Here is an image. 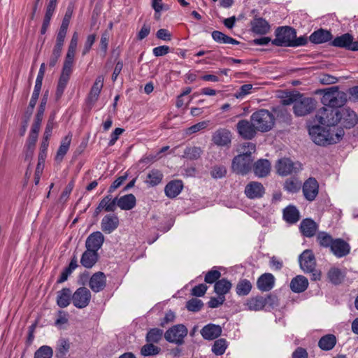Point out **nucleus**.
<instances>
[{"label": "nucleus", "mask_w": 358, "mask_h": 358, "mask_svg": "<svg viewBox=\"0 0 358 358\" xmlns=\"http://www.w3.org/2000/svg\"><path fill=\"white\" fill-rule=\"evenodd\" d=\"M309 135L313 141L319 145H328L339 142L344 136L343 129H326L320 125L309 127Z\"/></svg>", "instance_id": "nucleus-1"}, {"label": "nucleus", "mask_w": 358, "mask_h": 358, "mask_svg": "<svg viewBox=\"0 0 358 358\" xmlns=\"http://www.w3.org/2000/svg\"><path fill=\"white\" fill-rule=\"evenodd\" d=\"M241 149L242 153L235 156L232 160L231 169L236 174L245 176L252 170V153L255 152L256 146L254 143L248 142L243 144Z\"/></svg>", "instance_id": "nucleus-2"}, {"label": "nucleus", "mask_w": 358, "mask_h": 358, "mask_svg": "<svg viewBox=\"0 0 358 358\" xmlns=\"http://www.w3.org/2000/svg\"><path fill=\"white\" fill-rule=\"evenodd\" d=\"M301 268L303 272L311 274V280L317 281L321 278L320 271L315 268L316 261L315 255L310 250H304L299 257Z\"/></svg>", "instance_id": "nucleus-3"}, {"label": "nucleus", "mask_w": 358, "mask_h": 358, "mask_svg": "<svg viewBox=\"0 0 358 358\" xmlns=\"http://www.w3.org/2000/svg\"><path fill=\"white\" fill-rule=\"evenodd\" d=\"M250 120L255 124L257 131L266 132L273 127L275 118L268 110L261 109L252 114Z\"/></svg>", "instance_id": "nucleus-4"}, {"label": "nucleus", "mask_w": 358, "mask_h": 358, "mask_svg": "<svg viewBox=\"0 0 358 358\" xmlns=\"http://www.w3.org/2000/svg\"><path fill=\"white\" fill-rule=\"evenodd\" d=\"M345 96L343 92L338 91V87H331L325 90L322 102L326 107L338 108L345 103Z\"/></svg>", "instance_id": "nucleus-5"}, {"label": "nucleus", "mask_w": 358, "mask_h": 358, "mask_svg": "<svg viewBox=\"0 0 358 358\" xmlns=\"http://www.w3.org/2000/svg\"><path fill=\"white\" fill-rule=\"evenodd\" d=\"M275 38L272 44L280 47H292V40L296 37L295 29L289 27H280L275 29Z\"/></svg>", "instance_id": "nucleus-6"}, {"label": "nucleus", "mask_w": 358, "mask_h": 358, "mask_svg": "<svg viewBox=\"0 0 358 358\" xmlns=\"http://www.w3.org/2000/svg\"><path fill=\"white\" fill-rule=\"evenodd\" d=\"M315 120L329 128L334 127L338 122V108L322 107L317 112Z\"/></svg>", "instance_id": "nucleus-7"}, {"label": "nucleus", "mask_w": 358, "mask_h": 358, "mask_svg": "<svg viewBox=\"0 0 358 358\" xmlns=\"http://www.w3.org/2000/svg\"><path fill=\"white\" fill-rule=\"evenodd\" d=\"M316 103L315 99L298 94V97L293 106L294 113L298 117L307 115L316 108Z\"/></svg>", "instance_id": "nucleus-8"}, {"label": "nucleus", "mask_w": 358, "mask_h": 358, "mask_svg": "<svg viewBox=\"0 0 358 358\" xmlns=\"http://www.w3.org/2000/svg\"><path fill=\"white\" fill-rule=\"evenodd\" d=\"M300 164L293 162L289 158H282L278 160L275 164L277 173L280 176H286L299 171Z\"/></svg>", "instance_id": "nucleus-9"}, {"label": "nucleus", "mask_w": 358, "mask_h": 358, "mask_svg": "<svg viewBox=\"0 0 358 358\" xmlns=\"http://www.w3.org/2000/svg\"><path fill=\"white\" fill-rule=\"evenodd\" d=\"M331 45L334 47L345 48L346 50L352 51L358 50V41L354 42L352 35L349 33L336 37L331 41Z\"/></svg>", "instance_id": "nucleus-10"}, {"label": "nucleus", "mask_w": 358, "mask_h": 358, "mask_svg": "<svg viewBox=\"0 0 358 358\" xmlns=\"http://www.w3.org/2000/svg\"><path fill=\"white\" fill-rule=\"evenodd\" d=\"M91 299L90 290L85 287H79L73 293L71 300L74 306L78 308H83L88 306Z\"/></svg>", "instance_id": "nucleus-11"}, {"label": "nucleus", "mask_w": 358, "mask_h": 358, "mask_svg": "<svg viewBox=\"0 0 358 358\" xmlns=\"http://www.w3.org/2000/svg\"><path fill=\"white\" fill-rule=\"evenodd\" d=\"M238 134L245 140H251L256 135L257 129L255 124L248 120H241L236 124Z\"/></svg>", "instance_id": "nucleus-12"}, {"label": "nucleus", "mask_w": 358, "mask_h": 358, "mask_svg": "<svg viewBox=\"0 0 358 358\" xmlns=\"http://www.w3.org/2000/svg\"><path fill=\"white\" fill-rule=\"evenodd\" d=\"M162 337H146L147 343L141 348V355L143 357H153L162 352L160 347L156 345Z\"/></svg>", "instance_id": "nucleus-13"}, {"label": "nucleus", "mask_w": 358, "mask_h": 358, "mask_svg": "<svg viewBox=\"0 0 358 358\" xmlns=\"http://www.w3.org/2000/svg\"><path fill=\"white\" fill-rule=\"evenodd\" d=\"M302 191L307 201H314L319 193V184L317 180L312 177L307 179L303 185Z\"/></svg>", "instance_id": "nucleus-14"}, {"label": "nucleus", "mask_w": 358, "mask_h": 358, "mask_svg": "<svg viewBox=\"0 0 358 358\" xmlns=\"http://www.w3.org/2000/svg\"><path fill=\"white\" fill-rule=\"evenodd\" d=\"M231 133L224 128L217 129L212 135L213 143L220 147H229L231 143Z\"/></svg>", "instance_id": "nucleus-15"}, {"label": "nucleus", "mask_w": 358, "mask_h": 358, "mask_svg": "<svg viewBox=\"0 0 358 358\" xmlns=\"http://www.w3.org/2000/svg\"><path fill=\"white\" fill-rule=\"evenodd\" d=\"M338 122L345 128L353 127L357 122V115L350 108L338 109Z\"/></svg>", "instance_id": "nucleus-16"}, {"label": "nucleus", "mask_w": 358, "mask_h": 358, "mask_svg": "<svg viewBox=\"0 0 358 358\" xmlns=\"http://www.w3.org/2000/svg\"><path fill=\"white\" fill-rule=\"evenodd\" d=\"M250 30L255 34L264 35L270 30L269 23L263 17L255 16L250 21Z\"/></svg>", "instance_id": "nucleus-17"}, {"label": "nucleus", "mask_w": 358, "mask_h": 358, "mask_svg": "<svg viewBox=\"0 0 358 358\" xmlns=\"http://www.w3.org/2000/svg\"><path fill=\"white\" fill-rule=\"evenodd\" d=\"M265 189L261 182L252 181L245 187V194L249 199H259L264 196Z\"/></svg>", "instance_id": "nucleus-18"}, {"label": "nucleus", "mask_w": 358, "mask_h": 358, "mask_svg": "<svg viewBox=\"0 0 358 358\" xmlns=\"http://www.w3.org/2000/svg\"><path fill=\"white\" fill-rule=\"evenodd\" d=\"M330 250L336 257L341 258L350 253V246L344 240L336 238L334 241Z\"/></svg>", "instance_id": "nucleus-19"}, {"label": "nucleus", "mask_w": 358, "mask_h": 358, "mask_svg": "<svg viewBox=\"0 0 358 358\" xmlns=\"http://www.w3.org/2000/svg\"><path fill=\"white\" fill-rule=\"evenodd\" d=\"M104 241V236L100 231L92 233L87 238L85 242L87 249L98 252L101 248Z\"/></svg>", "instance_id": "nucleus-20"}, {"label": "nucleus", "mask_w": 358, "mask_h": 358, "mask_svg": "<svg viewBox=\"0 0 358 358\" xmlns=\"http://www.w3.org/2000/svg\"><path fill=\"white\" fill-rule=\"evenodd\" d=\"M103 76H99L95 80L87 97L88 103L92 106L98 100L103 86Z\"/></svg>", "instance_id": "nucleus-21"}, {"label": "nucleus", "mask_w": 358, "mask_h": 358, "mask_svg": "<svg viewBox=\"0 0 358 358\" xmlns=\"http://www.w3.org/2000/svg\"><path fill=\"white\" fill-rule=\"evenodd\" d=\"M89 285L94 292H99L106 285V277L103 272L99 271L94 273L90 279Z\"/></svg>", "instance_id": "nucleus-22"}, {"label": "nucleus", "mask_w": 358, "mask_h": 358, "mask_svg": "<svg viewBox=\"0 0 358 358\" xmlns=\"http://www.w3.org/2000/svg\"><path fill=\"white\" fill-rule=\"evenodd\" d=\"M119 225V218L117 215L108 214L104 216L101 222V229L106 234H110Z\"/></svg>", "instance_id": "nucleus-23"}, {"label": "nucleus", "mask_w": 358, "mask_h": 358, "mask_svg": "<svg viewBox=\"0 0 358 358\" xmlns=\"http://www.w3.org/2000/svg\"><path fill=\"white\" fill-rule=\"evenodd\" d=\"M332 39V34L331 31L319 29L313 31L309 36V40L314 44H321L330 41Z\"/></svg>", "instance_id": "nucleus-24"}, {"label": "nucleus", "mask_w": 358, "mask_h": 358, "mask_svg": "<svg viewBox=\"0 0 358 358\" xmlns=\"http://www.w3.org/2000/svg\"><path fill=\"white\" fill-rule=\"evenodd\" d=\"M252 168L256 176L259 178L266 177L270 173L271 163L267 159H261L254 163Z\"/></svg>", "instance_id": "nucleus-25"}, {"label": "nucleus", "mask_w": 358, "mask_h": 358, "mask_svg": "<svg viewBox=\"0 0 358 358\" xmlns=\"http://www.w3.org/2000/svg\"><path fill=\"white\" fill-rule=\"evenodd\" d=\"M116 204L120 209L129 210L133 209L136 204V199L134 194H129L120 197H115Z\"/></svg>", "instance_id": "nucleus-26"}, {"label": "nucleus", "mask_w": 358, "mask_h": 358, "mask_svg": "<svg viewBox=\"0 0 358 358\" xmlns=\"http://www.w3.org/2000/svg\"><path fill=\"white\" fill-rule=\"evenodd\" d=\"M289 287L293 292L301 293L308 288V280L305 276L299 275L292 279Z\"/></svg>", "instance_id": "nucleus-27"}, {"label": "nucleus", "mask_w": 358, "mask_h": 358, "mask_svg": "<svg viewBox=\"0 0 358 358\" xmlns=\"http://www.w3.org/2000/svg\"><path fill=\"white\" fill-rule=\"evenodd\" d=\"M274 283V276L271 273H264L258 278L257 285L259 290L268 292L272 289Z\"/></svg>", "instance_id": "nucleus-28"}, {"label": "nucleus", "mask_w": 358, "mask_h": 358, "mask_svg": "<svg viewBox=\"0 0 358 358\" xmlns=\"http://www.w3.org/2000/svg\"><path fill=\"white\" fill-rule=\"evenodd\" d=\"M317 227V223L309 218L304 219L300 224V229L303 235L309 238L315 235Z\"/></svg>", "instance_id": "nucleus-29"}, {"label": "nucleus", "mask_w": 358, "mask_h": 358, "mask_svg": "<svg viewBox=\"0 0 358 358\" xmlns=\"http://www.w3.org/2000/svg\"><path fill=\"white\" fill-rule=\"evenodd\" d=\"M71 73L72 72L62 70L60 76L58 80L57 90L55 92V96L57 99H60L63 95L64 92L70 80Z\"/></svg>", "instance_id": "nucleus-30"}, {"label": "nucleus", "mask_w": 358, "mask_h": 358, "mask_svg": "<svg viewBox=\"0 0 358 358\" xmlns=\"http://www.w3.org/2000/svg\"><path fill=\"white\" fill-rule=\"evenodd\" d=\"M98 259L97 252L87 249L82 255L80 263L84 267L91 268L96 263Z\"/></svg>", "instance_id": "nucleus-31"}, {"label": "nucleus", "mask_w": 358, "mask_h": 358, "mask_svg": "<svg viewBox=\"0 0 358 358\" xmlns=\"http://www.w3.org/2000/svg\"><path fill=\"white\" fill-rule=\"evenodd\" d=\"M57 0H50L47 8L46 12L44 16L43 24L41 29V34H45L47 31L48 27L50 26L51 17L54 13L55 9L57 6Z\"/></svg>", "instance_id": "nucleus-32"}, {"label": "nucleus", "mask_w": 358, "mask_h": 358, "mask_svg": "<svg viewBox=\"0 0 358 358\" xmlns=\"http://www.w3.org/2000/svg\"><path fill=\"white\" fill-rule=\"evenodd\" d=\"M72 140V134L69 133L65 137H64L61 141L60 145L57 150V155L55 156V161L61 162L66 154L67 153L71 142Z\"/></svg>", "instance_id": "nucleus-33"}, {"label": "nucleus", "mask_w": 358, "mask_h": 358, "mask_svg": "<svg viewBox=\"0 0 358 358\" xmlns=\"http://www.w3.org/2000/svg\"><path fill=\"white\" fill-rule=\"evenodd\" d=\"M182 182L179 180L169 182L164 188L166 195L169 198L176 197L182 191Z\"/></svg>", "instance_id": "nucleus-34"}, {"label": "nucleus", "mask_w": 358, "mask_h": 358, "mask_svg": "<svg viewBox=\"0 0 358 358\" xmlns=\"http://www.w3.org/2000/svg\"><path fill=\"white\" fill-rule=\"evenodd\" d=\"M71 348V343L68 338H59L55 347L56 357L57 358H65Z\"/></svg>", "instance_id": "nucleus-35"}, {"label": "nucleus", "mask_w": 358, "mask_h": 358, "mask_svg": "<svg viewBox=\"0 0 358 358\" xmlns=\"http://www.w3.org/2000/svg\"><path fill=\"white\" fill-rule=\"evenodd\" d=\"M263 296H257L248 299L244 303L245 309L252 311H259L264 308Z\"/></svg>", "instance_id": "nucleus-36"}, {"label": "nucleus", "mask_w": 358, "mask_h": 358, "mask_svg": "<svg viewBox=\"0 0 358 358\" xmlns=\"http://www.w3.org/2000/svg\"><path fill=\"white\" fill-rule=\"evenodd\" d=\"M283 217L289 223H296L300 218L299 211L295 206H288L283 210Z\"/></svg>", "instance_id": "nucleus-37"}, {"label": "nucleus", "mask_w": 358, "mask_h": 358, "mask_svg": "<svg viewBox=\"0 0 358 358\" xmlns=\"http://www.w3.org/2000/svg\"><path fill=\"white\" fill-rule=\"evenodd\" d=\"M71 291L69 288H63L57 292V303L61 308H65L70 303Z\"/></svg>", "instance_id": "nucleus-38"}, {"label": "nucleus", "mask_w": 358, "mask_h": 358, "mask_svg": "<svg viewBox=\"0 0 358 358\" xmlns=\"http://www.w3.org/2000/svg\"><path fill=\"white\" fill-rule=\"evenodd\" d=\"M232 284L226 278H222L217 280L214 285V291L217 295L224 296L228 292H229Z\"/></svg>", "instance_id": "nucleus-39"}, {"label": "nucleus", "mask_w": 358, "mask_h": 358, "mask_svg": "<svg viewBox=\"0 0 358 358\" xmlns=\"http://www.w3.org/2000/svg\"><path fill=\"white\" fill-rule=\"evenodd\" d=\"M212 38L215 41L219 43L232 45H238L240 43L239 41L219 31H213L212 32Z\"/></svg>", "instance_id": "nucleus-40"}, {"label": "nucleus", "mask_w": 358, "mask_h": 358, "mask_svg": "<svg viewBox=\"0 0 358 358\" xmlns=\"http://www.w3.org/2000/svg\"><path fill=\"white\" fill-rule=\"evenodd\" d=\"M327 277L331 283L334 285H339L343 282L345 274L340 268L333 267L329 270Z\"/></svg>", "instance_id": "nucleus-41"}, {"label": "nucleus", "mask_w": 358, "mask_h": 358, "mask_svg": "<svg viewBox=\"0 0 358 358\" xmlns=\"http://www.w3.org/2000/svg\"><path fill=\"white\" fill-rule=\"evenodd\" d=\"M163 178L162 173L157 169H152L149 171L145 182L151 187L159 185Z\"/></svg>", "instance_id": "nucleus-42"}, {"label": "nucleus", "mask_w": 358, "mask_h": 358, "mask_svg": "<svg viewBox=\"0 0 358 358\" xmlns=\"http://www.w3.org/2000/svg\"><path fill=\"white\" fill-rule=\"evenodd\" d=\"M251 289L252 283L247 279H241L236 287V292L238 296H246Z\"/></svg>", "instance_id": "nucleus-43"}, {"label": "nucleus", "mask_w": 358, "mask_h": 358, "mask_svg": "<svg viewBox=\"0 0 358 358\" xmlns=\"http://www.w3.org/2000/svg\"><path fill=\"white\" fill-rule=\"evenodd\" d=\"M99 208H102L106 212H114L116 209V199H112L110 195L103 197L99 202Z\"/></svg>", "instance_id": "nucleus-44"}, {"label": "nucleus", "mask_w": 358, "mask_h": 358, "mask_svg": "<svg viewBox=\"0 0 358 358\" xmlns=\"http://www.w3.org/2000/svg\"><path fill=\"white\" fill-rule=\"evenodd\" d=\"M222 332V327L215 324H208L204 326L200 333L201 336H221Z\"/></svg>", "instance_id": "nucleus-45"}, {"label": "nucleus", "mask_w": 358, "mask_h": 358, "mask_svg": "<svg viewBox=\"0 0 358 358\" xmlns=\"http://www.w3.org/2000/svg\"><path fill=\"white\" fill-rule=\"evenodd\" d=\"M332 236L325 231H320L317 235V241L320 246L331 248L334 241Z\"/></svg>", "instance_id": "nucleus-46"}, {"label": "nucleus", "mask_w": 358, "mask_h": 358, "mask_svg": "<svg viewBox=\"0 0 358 358\" xmlns=\"http://www.w3.org/2000/svg\"><path fill=\"white\" fill-rule=\"evenodd\" d=\"M228 347V343L224 338H220L216 340L213 346H212V352L215 355H222L225 351L226 349Z\"/></svg>", "instance_id": "nucleus-47"}, {"label": "nucleus", "mask_w": 358, "mask_h": 358, "mask_svg": "<svg viewBox=\"0 0 358 358\" xmlns=\"http://www.w3.org/2000/svg\"><path fill=\"white\" fill-rule=\"evenodd\" d=\"M46 103H47V96H46V95H44L41 101L39 108L38 109L37 113L35 117L34 122L32 124V126H35V127L41 128V122L43 120Z\"/></svg>", "instance_id": "nucleus-48"}, {"label": "nucleus", "mask_w": 358, "mask_h": 358, "mask_svg": "<svg viewBox=\"0 0 358 358\" xmlns=\"http://www.w3.org/2000/svg\"><path fill=\"white\" fill-rule=\"evenodd\" d=\"M336 343V337H321L318 342V346L322 350H331Z\"/></svg>", "instance_id": "nucleus-49"}, {"label": "nucleus", "mask_w": 358, "mask_h": 358, "mask_svg": "<svg viewBox=\"0 0 358 358\" xmlns=\"http://www.w3.org/2000/svg\"><path fill=\"white\" fill-rule=\"evenodd\" d=\"M202 152L203 150L199 147H187L184 150V157L190 160H194L199 159Z\"/></svg>", "instance_id": "nucleus-50"}, {"label": "nucleus", "mask_w": 358, "mask_h": 358, "mask_svg": "<svg viewBox=\"0 0 358 358\" xmlns=\"http://www.w3.org/2000/svg\"><path fill=\"white\" fill-rule=\"evenodd\" d=\"M76 52L72 50H67V53L65 57L63 67L62 70L72 72L73 66L74 63Z\"/></svg>", "instance_id": "nucleus-51"}, {"label": "nucleus", "mask_w": 358, "mask_h": 358, "mask_svg": "<svg viewBox=\"0 0 358 358\" xmlns=\"http://www.w3.org/2000/svg\"><path fill=\"white\" fill-rule=\"evenodd\" d=\"M39 131L40 127H37L35 126L31 127V129L27 140V147L29 150H31V152H33L35 144L37 141Z\"/></svg>", "instance_id": "nucleus-52"}, {"label": "nucleus", "mask_w": 358, "mask_h": 358, "mask_svg": "<svg viewBox=\"0 0 358 358\" xmlns=\"http://www.w3.org/2000/svg\"><path fill=\"white\" fill-rule=\"evenodd\" d=\"M187 329L183 324H177L169 329L164 336H187Z\"/></svg>", "instance_id": "nucleus-53"}, {"label": "nucleus", "mask_w": 358, "mask_h": 358, "mask_svg": "<svg viewBox=\"0 0 358 358\" xmlns=\"http://www.w3.org/2000/svg\"><path fill=\"white\" fill-rule=\"evenodd\" d=\"M68 28L60 27L57 34L56 42L54 45L55 48L62 50L64 44Z\"/></svg>", "instance_id": "nucleus-54"}, {"label": "nucleus", "mask_w": 358, "mask_h": 358, "mask_svg": "<svg viewBox=\"0 0 358 358\" xmlns=\"http://www.w3.org/2000/svg\"><path fill=\"white\" fill-rule=\"evenodd\" d=\"M52 355L53 351L50 346L43 345L35 352L34 358H52Z\"/></svg>", "instance_id": "nucleus-55"}, {"label": "nucleus", "mask_w": 358, "mask_h": 358, "mask_svg": "<svg viewBox=\"0 0 358 358\" xmlns=\"http://www.w3.org/2000/svg\"><path fill=\"white\" fill-rule=\"evenodd\" d=\"M203 306V303L201 300L192 298L187 301L186 308L189 311L192 312H198L199 311Z\"/></svg>", "instance_id": "nucleus-56"}, {"label": "nucleus", "mask_w": 358, "mask_h": 358, "mask_svg": "<svg viewBox=\"0 0 358 358\" xmlns=\"http://www.w3.org/2000/svg\"><path fill=\"white\" fill-rule=\"evenodd\" d=\"M210 173L214 179L222 178L227 174V169L224 166L216 165L212 167Z\"/></svg>", "instance_id": "nucleus-57"}, {"label": "nucleus", "mask_w": 358, "mask_h": 358, "mask_svg": "<svg viewBox=\"0 0 358 358\" xmlns=\"http://www.w3.org/2000/svg\"><path fill=\"white\" fill-rule=\"evenodd\" d=\"M264 301V308L268 309H274L279 306V300L275 295L268 294L266 297H263Z\"/></svg>", "instance_id": "nucleus-58"}, {"label": "nucleus", "mask_w": 358, "mask_h": 358, "mask_svg": "<svg viewBox=\"0 0 358 358\" xmlns=\"http://www.w3.org/2000/svg\"><path fill=\"white\" fill-rule=\"evenodd\" d=\"M221 277V273L214 268L208 271L205 275L204 280L206 283H215Z\"/></svg>", "instance_id": "nucleus-59"}, {"label": "nucleus", "mask_w": 358, "mask_h": 358, "mask_svg": "<svg viewBox=\"0 0 358 358\" xmlns=\"http://www.w3.org/2000/svg\"><path fill=\"white\" fill-rule=\"evenodd\" d=\"M301 188V183L297 180H287L284 183V189L290 193H296Z\"/></svg>", "instance_id": "nucleus-60"}, {"label": "nucleus", "mask_w": 358, "mask_h": 358, "mask_svg": "<svg viewBox=\"0 0 358 358\" xmlns=\"http://www.w3.org/2000/svg\"><path fill=\"white\" fill-rule=\"evenodd\" d=\"M62 50L53 48L48 63V65L50 68H53L56 66L62 55Z\"/></svg>", "instance_id": "nucleus-61"}, {"label": "nucleus", "mask_w": 358, "mask_h": 358, "mask_svg": "<svg viewBox=\"0 0 358 358\" xmlns=\"http://www.w3.org/2000/svg\"><path fill=\"white\" fill-rule=\"evenodd\" d=\"M252 89V85L251 84H245L241 86L238 90L236 91L234 96L237 99H242L245 96L251 93V90Z\"/></svg>", "instance_id": "nucleus-62"}, {"label": "nucleus", "mask_w": 358, "mask_h": 358, "mask_svg": "<svg viewBox=\"0 0 358 358\" xmlns=\"http://www.w3.org/2000/svg\"><path fill=\"white\" fill-rule=\"evenodd\" d=\"M128 178V173L127 172H125L124 173V175L118 177L113 183L112 185L110 186L109 189H108V193L109 194H111L112 192H113L116 189H117L118 187H120L124 182V181L127 179Z\"/></svg>", "instance_id": "nucleus-63"}, {"label": "nucleus", "mask_w": 358, "mask_h": 358, "mask_svg": "<svg viewBox=\"0 0 358 358\" xmlns=\"http://www.w3.org/2000/svg\"><path fill=\"white\" fill-rule=\"evenodd\" d=\"M208 289V286L205 284H199L192 289V294L193 296L200 297L203 296Z\"/></svg>", "instance_id": "nucleus-64"}]
</instances>
